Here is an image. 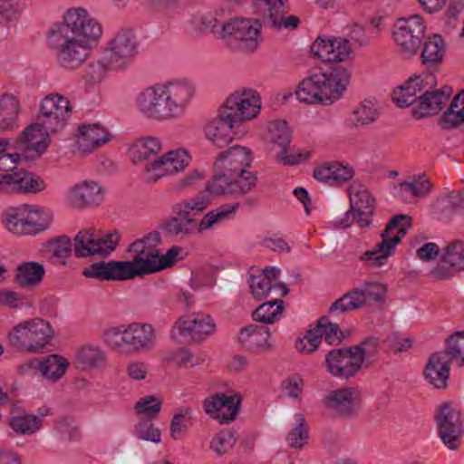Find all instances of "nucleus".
Here are the masks:
<instances>
[{
	"label": "nucleus",
	"instance_id": "f257e3e1",
	"mask_svg": "<svg viewBox=\"0 0 464 464\" xmlns=\"http://www.w3.org/2000/svg\"><path fill=\"white\" fill-rule=\"evenodd\" d=\"M154 239L150 235L130 244L129 260L93 263L85 267L82 274L88 278L128 281L169 268L186 257L185 249L179 246H173L161 254L152 245Z\"/></svg>",
	"mask_w": 464,
	"mask_h": 464
},
{
	"label": "nucleus",
	"instance_id": "f03ea898",
	"mask_svg": "<svg viewBox=\"0 0 464 464\" xmlns=\"http://www.w3.org/2000/svg\"><path fill=\"white\" fill-rule=\"evenodd\" d=\"M102 34V26L82 8L69 9L63 22L54 24L48 34V44L59 67L73 71L81 67Z\"/></svg>",
	"mask_w": 464,
	"mask_h": 464
},
{
	"label": "nucleus",
	"instance_id": "7ed1b4c3",
	"mask_svg": "<svg viewBox=\"0 0 464 464\" xmlns=\"http://www.w3.org/2000/svg\"><path fill=\"white\" fill-rule=\"evenodd\" d=\"M252 162L250 150L238 145L219 153L214 163L215 175L200 192L199 203L223 195H243L256 185V177L247 168Z\"/></svg>",
	"mask_w": 464,
	"mask_h": 464
},
{
	"label": "nucleus",
	"instance_id": "20e7f679",
	"mask_svg": "<svg viewBox=\"0 0 464 464\" xmlns=\"http://www.w3.org/2000/svg\"><path fill=\"white\" fill-rule=\"evenodd\" d=\"M350 77V72L342 65L314 73L299 83L297 99L304 103L332 104L346 89Z\"/></svg>",
	"mask_w": 464,
	"mask_h": 464
},
{
	"label": "nucleus",
	"instance_id": "39448f33",
	"mask_svg": "<svg viewBox=\"0 0 464 464\" xmlns=\"http://www.w3.org/2000/svg\"><path fill=\"white\" fill-rule=\"evenodd\" d=\"M54 212L48 205H11L0 216L2 226L15 236H35L49 229Z\"/></svg>",
	"mask_w": 464,
	"mask_h": 464
},
{
	"label": "nucleus",
	"instance_id": "423d86ee",
	"mask_svg": "<svg viewBox=\"0 0 464 464\" xmlns=\"http://www.w3.org/2000/svg\"><path fill=\"white\" fill-rule=\"evenodd\" d=\"M377 352L373 340H366L347 349H334L325 356L327 372L339 379L354 377L363 367L372 364Z\"/></svg>",
	"mask_w": 464,
	"mask_h": 464
},
{
	"label": "nucleus",
	"instance_id": "0eeeda50",
	"mask_svg": "<svg viewBox=\"0 0 464 464\" xmlns=\"http://www.w3.org/2000/svg\"><path fill=\"white\" fill-rule=\"evenodd\" d=\"M53 324L43 317L35 316L22 320L12 326L6 335L8 343L30 353H42L56 338Z\"/></svg>",
	"mask_w": 464,
	"mask_h": 464
},
{
	"label": "nucleus",
	"instance_id": "6e6552de",
	"mask_svg": "<svg viewBox=\"0 0 464 464\" xmlns=\"http://www.w3.org/2000/svg\"><path fill=\"white\" fill-rule=\"evenodd\" d=\"M411 225V221L409 216H395L382 234V240L372 249L365 251L360 256V260L364 265L372 267L379 268L384 266L388 262V258L394 255L396 246L406 235Z\"/></svg>",
	"mask_w": 464,
	"mask_h": 464
},
{
	"label": "nucleus",
	"instance_id": "1a4fd4ad",
	"mask_svg": "<svg viewBox=\"0 0 464 464\" xmlns=\"http://www.w3.org/2000/svg\"><path fill=\"white\" fill-rule=\"evenodd\" d=\"M217 331L213 317L204 313L182 314L173 323L169 330V339L177 343L187 342L201 343Z\"/></svg>",
	"mask_w": 464,
	"mask_h": 464
},
{
	"label": "nucleus",
	"instance_id": "9d476101",
	"mask_svg": "<svg viewBox=\"0 0 464 464\" xmlns=\"http://www.w3.org/2000/svg\"><path fill=\"white\" fill-rule=\"evenodd\" d=\"M433 420L438 436L447 449L458 450L464 434L463 420L458 405L450 401H441L435 408Z\"/></svg>",
	"mask_w": 464,
	"mask_h": 464
},
{
	"label": "nucleus",
	"instance_id": "9b49d317",
	"mask_svg": "<svg viewBox=\"0 0 464 464\" xmlns=\"http://www.w3.org/2000/svg\"><path fill=\"white\" fill-rule=\"evenodd\" d=\"M138 41L131 30H121L107 44L104 54V64L98 62L92 64V68L102 69L103 66L111 70L126 68L137 55Z\"/></svg>",
	"mask_w": 464,
	"mask_h": 464
},
{
	"label": "nucleus",
	"instance_id": "f8f14e48",
	"mask_svg": "<svg viewBox=\"0 0 464 464\" xmlns=\"http://www.w3.org/2000/svg\"><path fill=\"white\" fill-rule=\"evenodd\" d=\"M260 28L257 19L235 18L223 24L219 34L233 48L253 52L259 44Z\"/></svg>",
	"mask_w": 464,
	"mask_h": 464
},
{
	"label": "nucleus",
	"instance_id": "ddd939ff",
	"mask_svg": "<svg viewBox=\"0 0 464 464\" xmlns=\"http://www.w3.org/2000/svg\"><path fill=\"white\" fill-rule=\"evenodd\" d=\"M242 396L234 390L213 393L202 401L206 415L221 425L232 423L239 413Z\"/></svg>",
	"mask_w": 464,
	"mask_h": 464
},
{
	"label": "nucleus",
	"instance_id": "4468645a",
	"mask_svg": "<svg viewBox=\"0 0 464 464\" xmlns=\"http://www.w3.org/2000/svg\"><path fill=\"white\" fill-rule=\"evenodd\" d=\"M139 112L145 118L155 121L175 119L163 83L150 86L141 91L135 99Z\"/></svg>",
	"mask_w": 464,
	"mask_h": 464
},
{
	"label": "nucleus",
	"instance_id": "2eb2a0df",
	"mask_svg": "<svg viewBox=\"0 0 464 464\" xmlns=\"http://www.w3.org/2000/svg\"><path fill=\"white\" fill-rule=\"evenodd\" d=\"M425 29L423 20L418 14L398 19L394 25L393 37L403 55L410 57L418 52Z\"/></svg>",
	"mask_w": 464,
	"mask_h": 464
},
{
	"label": "nucleus",
	"instance_id": "dca6fc26",
	"mask_svg": "<svg viewBox=\"0 0 464 464\" xmlns=\"http://www.w3.org/2000/svg\"><path fill=\"white\" fill-rule=\"evenodd\" d=\"M260 109L259 95L253 89H242L235 92L227 99L221 108L224 117L231 118L235 123L256 117Z\"/></svg>",
	"mask_w": 464,
	"mask_h": 464
},
{
	"label": "nucleus",
	"instance_id": "f3484780",
	"mask_svg": "<svg viewBox=\"0 0 464 464\" xmlns=\"http://www.w3.org/2000/svg\"><path fill=\"white\" fill-rule=\"evenodd\" d=\"M46 128V124L37 118L36 122L29 125L15 141V148L24 154L26 160L40 157L49 145V133L56 132Z\"/></svg>",
	"mask_w": 464,
	"mask_h": 464
},
{
	"label": "nucleus",
	"instance_id": "a211bd4d",
	"mask_svg": "<svg viewBox=\"0 0 464 464\" xmlns=\"http://www.w3.org/2000/svg\"><path fill=\"white\" fill-rule=\"evenodd\" d=\"M72 106L66 97L51 93L43 99L37 118L46 124L48 130H60L70 118Z\"/></svg>",
	"mask_w": 464,
	"mask_h": 464
},
{
	"label": "nucleus",
	"instance_id": "6ab92c4d",
	"mask_svg": "<svg viewBox=\"0 0 464 464\" xmlns=\"http://www.w3.org/2000/svg\"><path fill=\"white\" fill-rule=\"evenodd\" d=\"M189 159L184 149L168 151L147 163L144 179L148 182H156L166 175L174 174L184 169L188 164Z\"/></svg>",
	"mask_w": 464,
	"mask_h": 464
},
{
	"label": "nucleus",
	"instance_id": "aec40b11",
	"mask_svg": "<svg viewBox=\"0 0 464 464\" xmlns=\"http://www.w3.org/2000/svg\"><path fill=\"white\" fill-rule=\"evenodd\" d=\"M237 343L246 351L267 353L276 346V337L266 327L251 324L242 327L237 334Z\"/></svg>",
	"mask_w": 464,
	"mask_h": 464
},
{
	"label": "nucleus",
	"instance_id": "412c9836",
	"mask_svg": "<svg viewBox=\"0 0 464 464\" xmlns=\"http://www.w3.org/2000/svg\"><path fill=\"white\" fill-rule=\"evenodd\" d=\"M437 85L436 77L432 73L414 75L403 85L397 87L392 92V99L401 107L416 105L419 95L427 92V88H434Z\"/></svg>",
	"mask_w": 464,
	"mask_h": 464
},
{
	"label": "nucleus",
	"instance_id": "4be33fe9",
	"mask_svg": "<svg viewBox=\"0 0 464 464\" xmlns=\"http://www.w3.org/2000/svg\"><path fill=\"white\" fill-rule=\"evenodd\" d=\"M200 214L201 209L197 205H183L175 216L164 223L163 227L167 233L178 237H190L198 230Z\"/></svg>",
	"mask_w": 464,
	"mask_h": 464
},
{
	"label": "nucleus",
	"instance_id": "5701e85b",
	"mask_svg": "<svg viewBox=\"0 0 464 464\" xmlns=\"http://www.w3.org/2000/svg\"><path fill=\"white\" fill-rule=\"evenodd\" d=\"M442 264L431 271V276L439 280H446L464 270V242L455 240L449 243L441 254Z\"/></svg>",
	"mask_w": 464,
	"mask_h": 464
},
{
	"label": "nucleus",
	"instance_id": "b1692460",
	"mask_svg": "<svg viewBox=\"0 0 464 464\" xmlns=\"http://www.w3.org/2000/svg\"><path fill=\"white\" fill-rule=\"evenodd\" d=\"M362 401L361 389L343 386L330 392L325 397L326 406L343 415H351L359 411Z\"/></svg>",
	"mask_w": 464,
	"mask_h": 464
},
{
	"label": "nucleus",
	"instance_id": "393cba45",
	"mask_svg": "<svg viewBox=\"0 0 464 464\" xmlns=\"http://www.w3.org/2000/svg\"><path fill=\"white\" fill-rule=\"evenodd\" d=\"M259 14L266 18L267 24L276 28L295 29L300 20L297 16L285 17V7L284 0H253Z\"/></svg>",
	"mask_w": 464,
	"mask_h": 464
},
{
	"label": "nucleus",
	"instance_id": "a878e982",
	"mask_svg": "<svg viewBox=\"0 0 464 464\" xmlns=\"http://www.w3.org/2000/svg\"><path fill=\"white\" fill-rule=\"evenodd\" d=\"M26 366L34 369L49 382H56L63 378L69 369V360L60 353H53L31 360Z\"/></svg>",
	"mask_w": 464,
	"mask_h": 464
},
{
	"label": "nucleus",
	"instance_id": "bb28decb",
	"mask_svg": "<svg viewBox=\"0 0 464 464\" xmlns=\"http://www.w3.org/2000/svg\"><path fill=\"white\" fill-rule=\"evenodd\" d=\"M450 92L451 89L447 86L442 89L427 88L425 93L422 92L418 96V102L412 110L413 117L422 119L437 114L448 101Z\"/></svg>",
	"mask_w": 464,
	"mask_h": 464
},
{
	"label": "nucleus",
	"instance_id": "cd10ccee",
	"mask_svg": "<svg viewBox=\"0 0 464 464\" xmlns=\"http://www.w3.org/2000/svg\"><path fill=\"white\" fill-rule=\"evenodd\" d=\"M433 184L425 173L409 176L404 180L393 185L396 195L405 199L415 201L424 199L432 190Z\"/></svg>",
	"mask_w": 464,
	"mask_h": 464
},
{
	"label": "nucleus",
	"instance_id": "c85d7f7f",
	"mask_svg": "<svg viewBox=\"0 0 464 464\" xmlns=\"http://www.w3.org/2000/svg\"><path fill=\"white\" fill-rule=\"evenodd\" d=\"M110 140L108 130L99 123L79 126L75 148L78 152L87 154Z\"/></svg>",
	"mask_w": 464,
	"mask_h": 464
},
{
	"label": "nucleus",
	"instance_id": "c756f323",
	"mask_svg": "<svg viewBox=\"0 0 464 464\" xmlns=\"http://www.w3.org/2000/svg\"><path fill=\"white\" fill-rule=\"evenodd\" d=\"M174 118L186 111L195 92L194 86L188 82L172 81L163 83Z\"/></svg>",
	"mask_w": 464,
	"mask_h": 464
},
{
	"label": "nucleus",
	"instance_id": "7c9ffc66",
	"mask_svg": "<svg viewBox=\"0 0 464 464\" xmlns=\"http://www.w3.org/2000/svg\"><path fill=\"white\" fill-rule=\"evenodd\" d=\"M425 380L436 389L447 386L450 376V358L448 353H433L428 360L423 372Z\"/></svg>",
	"mask_w": 464,
	"mask_h": 464
},
{
	"label": "nucleus",
	"instance_id": "2f4dec72",
	"mask_svg": "<svg viewBox=\"0 0 464 464\" xmlns=\"http://www.w3.org/2000/svg\"><path fill=\"white\" fill-rule=\"evenodd\" d=\"M45 188L44 180L28 173H6L0 175V190H16L25 193H37Z\"/></svg>",
	"mask_w": 464,
	"mask_h": 464
},
{
	"label": "nucleus",
	"instance_id": "473e14b6",
	"mask_svg": "<svg viewBox=\"0 0 464 464\" xmlns=\"http://www.w3.org/2000/svg\"><path fill=\"white\" fill-rule=\"evenodd\" d=\"M278 275L279 270L276 267H267L257 274H250L247 283L252 295L261 300L267 297L269 293L277 287L282 288L284 294H286L287 290L276 283Z\"/></svg>",
	"mask_w": 464,
	"mask_h": 464
},
{
	"label": "nucleus",
	"instance_id": "72a5a7b5",
	"mask_svg": "<svg viewBox=\"0 0 464 464\" xmlns=\"http://www.w3.org/2000/svg\"><path fill=\"white\" fill-rule=\"evenodd\" d=\"M234 125L233 120L224 117L220 109L218 116L206 125L205 135L213 145L223 148L233 140Z\"/></svg>",
	"mask_w": 464,
	"mask_h": 464
},
{
	"label": "nucleus",
	"instance_id": "f704fd0d",
	"mask_svg": "<svg viewBox=\"0 0 464 464\" xmlns=\"http://www.w3.org/2000/svg\"><path fill=\"white\" fill-rule=\"evenodd\" d=\"M106 188L94 180H83L72 187L67 198L72 202L101 203L108 199Z\"/></svg>",
	"mask_w": 464,
	"mask_h": 464
},
{
	"label": "nucleus",
	"instance_id": "c9c22d12",
	"mask_svg": "<svg viewBox=\"0 0 464 464\" xmlns=\"http://www.w3.org/2000/svg\"><path fill=\"white\" fill-rule=\"evenodd\" d=\"M106 361V353L100 344L86 343L80 345L73 356V364L82 371L99 368Z\"/></svg>",
	"mask_w": 464,
	"mask_h": 464
},
{
	"label": "nucleus",
	"instance_id": "e433bc0d",
	"mask_svg": "<svg viewBox=\"0 0 464 464\" xmlns=\"http://www.w3.org/2000/svg\"><path fill=\"white\" fill-rule=\"evenodd\" d=\"M20 111V103L14 95L4 93L0 96V132H11L18 128Z\"/></svg>",
	"mask_w": 464,
	"mask_h": 464
},
{
	"label": "nucleus",
	"instance_id": "4c0bfd02",
	"mask_svg": "<svg viewBox=\"0 0 464 464\" xmlns=\"http://www.w3.org/2000/svg\"><path fill=\"white\" fill-rule=\"evenodd\" d=\"M72 244L69 237L65 235L46 240L41 245L42 254L61 264H65L71 256Z\"/></svg>",
	"mask_w": 464,
	"mask_h": 464
},
{
	"label": "nucleus",
	"instance_id": "58836bf2",
	"mask_svg": "<svg viewBox=\"0 0 464 464\" xmlns=\"http://www.w3.org/2000/svg\"><path fill=\"white\" fill-rule=\"evenodd\" d=\"M132 354L152 349L157 341L156 330L150 324L133 322Z\"/></svg>",
	"mask_w": 464,
	"mask_h": 464
},
{
	"label": "nucleus",
	"instance_id": "ea45409f",
	"mask_svg": "<svg viewBox=\"0 0 464 464\" xmlns=\"http://www.w3.org/2000/svg\"><path fill=\"white\" fill-rule=\"evenodd\" d=\"M44 267L37 262H24L17 266L14 279L25 288L38 285L44 277Z\"/></svg>",
	"mask_w": 464,
	"mask_h": 464
},
{
	"label": "nucleus",
	"instance_id": "a19ab883",
	"mask_svg": "<svg viewBox=\"0 0 464 464\" xmlns=\"http://www.w3.org/2000/svg\"><path fill=\"white\" fill-rule=\"evenodd\" d=\"M163 361L179 368L190 369L201 364L202 360L188 347L180 346L167 351Z\"/></svg>",
	"mask_w": 464,
	"mask_h": 464
},
{
	"label": "nucleus",
	"instance_id": "79ce46f5",
	"mask_svg": "<svg viewBox=\"0 0 464 464\" xmlns=\"http://www.w3.org/2000/svg\"><path fill=\"white\" fill-rule=\"evenodd\" d=\"M44 413H24L13 416L9 420V426L17 434L33 435L38 432L43 425Z\"/></svg>",
	"mask_w": 464,
	"mask_h": 464
},
{
	"label": "nucleus",
	"instance_id": "37998d69",
	"mask_svg": "<svg viewBox=\"0 0 464 464\" xmlns=\"http://www.w3.org/2000/svg\"><path fill=\"white\" fill-rule=\"evenodd\" d=\"M237 441V435L232 430L222 429L211 436L208 449L214 456L221 458L233 450Z\"/></svg>",
	"mask_w": 464,
	"mask_h": 464
},
{
	"label": "nucleus",
	"instance_id": "c03bdc74",
	"mask_svg": "<svg viewBox=\"0 0 464 464\" xmlns=\"http://www.w3.org/2000/svg\"><path fill=\"white\" fill-rule=\"evenodd\" d=\"M163 399L159 394H146L139 398L133 411L137 416L142 417L141 420H155L161 412Z\"/></svg>",
	"mask_w": 464,
	"mask_h": 464
},
{
	"label": "nucleus",
	"instance_id": "a18cd8bd",
	"mask_svg": "<svg viewBox=\"0 0 464 464\" xmlns=\"http://www.w3.org/2000/svg\"><path fill=\"white\" fill-rule=\"evenodd\" d=\"M444 41L440 35H433L424 42L421 62L428 69H434L442 63Z\"/></svg>",
	"mask_w": 464,
	"mask_h": 464
},
{
	"label": "nucleus",
	"instance_id": "49530a36",
	"mask_svg": "<svg viewBox=\"0 0 464 464\" xmlns=\"http://www.w3.org/2000/svg\"><path fill=\"white\" fill-rule=\"evenodd\" d=\"M237 209V205H218L209 210L200 220L198 219V230L206 231L220 225L234 217Z\"/></svg>",
	"mask_w": 464,
	"mask_h": 464
},
{
	"label": "nucleus",
	"instance_id": "de8ad7c7",
	"mask_svg": "<svg viewBox=\"0 0 464 464\" xmlns=\"http://www.w3.org/2000/svg\"><path fill=\"white\" fill-rule=\"evenodd\" d=\"M372 205H351L343 218L336 220V223L342 227L357 224L360 227H366L372 223Z\"/></svg>",
	"mask_w": 464,
	"mask_h": 464
},
{
	"label": "nucleus",
	"instance_id": "09e8293b",
	"mask_svg": "<svg viewBox=\"0 0 464 464\" xmlns=\"http://www.w3.org/2000/svg\"><path fill=\"white\" fill-rule=\"evenodd\" d=\"M287 445L295 450L304 448L309 440V430L301 413L294 415V422L286 436Z\"/></svg>",
	"mask_w": 464,
	"mask_h": 464
},
{
	"label": "nucleus",
	"instance_id": "8fccbe9b",
	"mask_svg": "<svg viewBox=\"0 0 464 464\" xmlns=\"http://www.w3.org/2000/svg\"><path fill=\"white\" fill-rule=\"evenodd\" d=\"M162 149L161 141L156 137H143L137 140L130 149L132 160L136 163L148 160L150 155L159 153Z\"/></svg>",
	"mask_w": 464,
	"mask_h": 464
},
{
	"label": "nucleus",
	"instance_id": "3c124183",
	"mask_svg": "<svg viewBox=\"0 0 464 464\" xmlns=\"http://www.w3.org/2000/svg\"><path fill=\"white\" fill-rule=\"evenodd\" d=\"M284 311L283 301L275 300L260 304L253 312L252 316L256 322L273 324L282 319Z\"/></svg>",
	"mask_w": 464,
	"mask_h": 464
},
{
	"label": "nucleus",
	"instance_id": "603ef678",
	"mask_svg": "<svg viewBox=\"0 0 464 464\" xmlns=\"http://www.w3.org/2000/svg\"><path fill=\"white\" fill-rule=\"evenodd\" d=\"M367 304L363 293L359 286L336 300L331 306L332 313H344L363 307Z\"/></svg>",
	"mask_w": 464,
	"mask_h": 464
},
{
	"label": "nucleus",
	"instance_id": "864d4df0",
	"mask_svg": "<svg viewBox=\"0 0 464 464\" xmlns=\"http://www.w3.org/2000/svg\"><path fill=\"white\" fill-rule=\"evenodd\" d=\"M153 420H140L132 430L133 437L141 441L159 445L162 442V430L152 421Z\"/></svg>",
	"mask_w": 464,
	"mask_h": 464
},
{
	"label": "nucleus",
	"instance_id": "5fc2aeb1",
	"mask_svg": "<svg viewBox=\"0 0 464 464\" xmlns=\"http://www.w3.org/2000/svg\"><path fill=\"white\" fill-rule=\"evenodd\" d=\"M304 388V379L297 372L291 373L284 378L280 383V392L284 397L295 401H301Z\"/></svg>",
	"mask_w": 464,
	"mask_h": 464
},
{
	"label": "nucleus",
	"instance_id": "6e6d98bb",
	"mask_svg": "<svg viewBox=\"0 0 464 464\" xmlns=\"http://www.w3.org/2000/svg\"><path fill=\"white\" fill-rule=\"evenodd\" d=\"M320 330L316 326L308 328L304 333H301L295 340V350L304 355L310 354L315 352L321 343Z\"/></svg>",
	"mask_w": 464,
	"mask_h": 464
},
{
	"label": "nucleus",
	"instance_id": "4d7b16f0",
	"mask_svg": "<svg viewBox=\"0 0 464 464\" xmlns=\"http://www.w3.org/2000/svg\"><path fill=\"white\" fill-rule=\"evenodd\" d=\"M121 324L111 326L104 330L102 334V340L110 349L118 354L129 356L126 348V340L123 338Z\"/></svg>",
	"mask_w": 464,
	"mask_h": 464
},
{
	"label": "nucleus",
	"instance_id": "13d9d810",
	"mask_svg": "<svg viewBox=\"0 0 464 464\" xmlns=\"http://www.w3.org/2000/svg\"><path fill=\"white\" fill-rule=\"evenodd\" d=\"M95 250L96 238L91 231L82 230L73 238V251L76 256H94Z\"/></svg>",
	"mask_w": 464,
	"mask_h": 464
},
{
	"label": "nucleus",
	"instance_id": "bf43d9fd",
	"mask_svg": "<svg viewBox=\"0 0 464 464\" xmlns=\"http://www.w3.org/2000/svg\"><path fill=\"white\" fill-rule=\"evenodd\" d=\"M190 414L189 408H183L173 415L169 424V436L173 440H181L185 436L188 428L187 417Z\"/></svg>",
	"mask_w": 464,
	"mask_h": 464
},
{
	"label": "nucleus",
	"instance_id": "052dcab7",
	"mask_svg": "<svg viewBox=\"0 0 464 464\" xmlns=\"http://www.w3.org/2000/svg\"><path fill=\"white\" fill-rule=\"evenodd\" d=\"M268 129L272 140L282 147V150L286 148L291 140V130L286 121L281 120L271 121Z\"/></svg>",
	"mask_w": 464,
	"mask_h": 464
},
{
	"label": "nucleus",
	"instance_id": "680f3d73",
	"mask_svg": "<svg viewBox=\"0 0 464 464\" xmlns=\"http://www.w3.org/2000/svg\"><path fill=\"white\" fill-rule=\"evenodd\" d=\"M316 329L320 331L321 340L324 341L330 345H336L342 341V332L336 324L329 322L327 319H321L315 325Z\"/></svg>",
	"mask_w": 464,
	"mask_h": 464
},
{
	"label": "nucleus",
	"instance_id": "e2e57ef3",
	"mask_svg": "<svg viewBox=\"0 0 464 464\" xmlns=\"http://www.w3.org/2000/svg\"><path fill=\"white\" fill-rule=\"evenodd\" d=\"M353 125L357 128L366 126L377 119L376 109L370 102L361 103L353 111Z\"/></svg>",
	"mask_w": 464,
	"mask_h": 464
},
{
	"label": "nucleus",
	"instance_id": "0e129e2a",
	"mask_svg": "<svg viewBox=\"0 0 464 464\" xmlns=\"http://www.w3.org/2000/svg\"><path fill=\"white\" fill-rule=\"evenodd\" d=\"M366 302L372 300L374 302H382L387 295V286L380 281H369L360 285Z\"/></svg>",
	"mask_w": 464,
	"mask_h": 464
},
{
	"label": "nucleus",
	"instance_id": "69168bd1",
	"mask_svg": "<svg viewBox=\"0 0 464 464\" xmlns=\"http://www.w3.org/2000/svg\"><path fill=\"white\" fill-rule=\"evenodd\" d=\"M332 170L331 186H341L354 176V170L348 165H343L338 161L329 162Z\"/></svg>",
	"mask_w": 464,
	"mask_h": 464
},
{
	"label": "nucleus",
	"instance_id": "338daca9",
	"mask_svg": "<svg viewBox=\"0 0 464 464\" xmlns=\"http://www.w3.org/2000/svg\"><path fill=\"white\" fill-rule=\"evenodd\" d=\"M350 203H372L375 198L367 187L358 181L352 182L347 188Z\"/></svg>",
	"mask_w": 464,
	"mask_h": 464
},
{
	"label": "nucleus",
	"instance_id": "774afa93",
	"mask_svg": "<svg viewBox=\"0 0 464 464\" xmlns=\"http://www.w3.org/2000/svg\"><path fill=\"white\" fill-rule=\"evenodd\" d=\"M448 352L453 360L464 363V332H458L449 338Z\"/></svg>",
	"mask_w": 464,
	"mask_h": 464
}]
</instances>
